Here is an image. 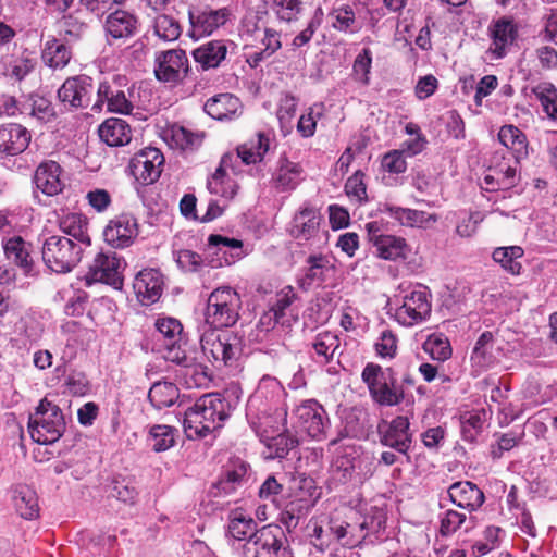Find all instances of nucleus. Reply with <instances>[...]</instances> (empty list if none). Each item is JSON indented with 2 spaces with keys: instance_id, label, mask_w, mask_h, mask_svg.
Wrapping results in <instances>:
<instances>
[{
  "instance_id": "nucleus-1",
  "label": "nucleus",
  "mask_w": 557,
  "mask_h": 557,
  "mask_svg": "<svg viewBox=\"0 0 557 557\" xmlns=\"http://www.w3.org/2000/svg\"><path fill=\"white\" fill-rule=\"evenodd\" d=\"M227 403L219 394L201 396L184 414V431L188 438H202L220 429L228 417Z\"/></svg>"
},
{
  "instance_id": "nucleus-2",
  "label": "nucleus",
  "mask_w": 557,
  "mask_h": 557,
  "mask_svg": "<svg viewBox=\"0 0 557 557\" xmlns=\"http://www.w3.org/2000/svg\"><path fill=\"white\" fill-rule=\"evenodd\" d=\"M284 394V387L275 377L265 375L260 380L255 394L247 403V417L257 433L270 436L271 414L276 411Z\"/></svg>"
},
{
  "instance_id": "nucleus-3",
  "label": "nucleus",
  "mask_w": 557,
  "mask_h": 557,
  "mask_svg": "<svg viewBox=\"0 0 557 557\" xmlns=\"http://www.w3.org/2000/svg\"><path fill=\"white\" fill-rule=\"evenodd\" d=\"M66 428L62 410L55 404L44 398L35 411L29 414L28 432L34 442L41 445L55 443Z\"/></svg>"
},
{
  "instance_id": "nucleus-4",
  "label": "nucleus",
  "mask_w": 557,
  "mask_h": 557,
  "mask_svg": "<svg viewBox=\"0 0 557 557\" xmlns=\"http://www.w3.org/2000/svg\"><path fill=\"white\" fill-rule=\"evenodd\" d=\"M85 248L70 237L45 235L41 247L42 261L53 272L67 273L82 259Z\"/></svg>"
},
{
  "instance_id": "nucleus-5",
  "label": "nucleus",
  "mask_w": 557,
  "mask_h": 557,
  "mask_svg": "<svg viewBox=\"0 0 557 557\" xmlns=\"http://www.w3.org/2000/svg\"><path fill=\"white\" fill-rule=\"evenodd\" d=\"M240 557H290L287 536L281 525L260 528L243 545Z\"/></svg>"
},
{
  "instance_id": "nucleus-6",
  "label": "nucleus",
  "mask_w": 557,
  "mask_h": 557,
  "mask_svg": "<svg viewBox=\"0 0 557 557\" xmlns=\"http://www.w3.org/2000/svg\"><path fill=\"white\" fill-rule=\"evenodd\" d=\"M361 379L372 399L380 406H396L403 401L404 392L397 385L393 369H383L370 362L363 368Z\"/></svg>"
},
{
  "instance_id": "nucleus-7",
  "label": "nucleus",
  "mask_w": 557,
  "mask_h": 557,
  "mask_svg": "<svg viewBox=\"0 0 557 557\" xmlns=\"http://www.w3.org/2000/svg\"><path fill=\"white\" fill-rule=\"evenodd\" d=\"M242 299L232 287H219L209 298L206 310V323L213 329L233 326L239 319Z\"/></svg>"
},
{
  "instance_id": "nucleus-8",
  "label": "nucleus",
  "mask_w": 557,
  "mask_h": 557,
  "mask_svg": "<svg viewBox=\"0 0 557 557\" xmlns=\"http://www.w3.org/2000/svg\"><path fill=\"white\" fill-rule=\"evenodd\" d=\"M203 355L216 367L227 366L239 352V339L231 333H221L211 327L200 337Z\"/></svg>"
},
{
  "instance_id": "nucleus-9",
  "label": "nucleus",
  "mask_w": 557,
  "mask_h": 557,
  "mask_svg": "<svg viewBox=\"0 0 557 557\" xmlns=\"http://www.w3.org/2000/svg\"><path fill=\"white\" fill-rule=\"evenodd\" d=\"M154 339L157 350L170 362L185 361V351L182 349L183 326L177 319L159 318L156 321Z\"/></svg>"
},
{
  "instance_id": "nucleus-10",
  "label": "nucleus",
  "mask_w": 557,
  "mask_h": 557,
  "mask_svg": "<svg viewBox=\"0 0 557 557\" xmlns=\"http://www.w3.org/2000/svg\"><path fill=\"white\" fill-rule=\"evenodd\" d=\"M126 262L116 252L108 250L96 255L86 274L87 283H104L115 289L123 287Z\"/></svg>"
},
{
  "instance_id": "nucleus-11",
  "label": "nucleus",
  "mask_w": 557,
  "mask_h": 557,
  "mask_svg": "<svg viewBox=\"0 0 557 557\" xmlns=\"http://www.w3.org/2000/svg\"><path fill=\"white\" fill-rule=\"evenodd\" d=\"M189 64L183 49L159 51L154 57V75L159 82L178 84L187 77Z\"/></svg>"
},
{
  "instance_id": "nucleus-12",
  "label": "nucleus",
  "mask_w": 557,
  "mask_h": 557,
  "mask_svg": "<svg viewBox=\"0 0 557 557\" xmlns=\"http://www.w3.org/2000/svg\"><path fill=\"white\" fill-rule=\"evenodd\" d=\"M366 230L368 240L374 249L373 253L377 258L391 261L406 258L408 246L405 238L385 234L377 222L367 223Z\"/></svg>"
},
{
  "instance_id": "nucleus-13",
  "label": "nucleus",
  "mask_w": 557,
  "mask_h": 557,
  "mask_svg": "<svg viewBox=\"0 0 557 557\" xmlns=\"http://www.w3.org/2000/svg\"><path fill=\"white\" fill-rule=\"evenodd\" d=\"M298 426L314 440H323L330 426V419L315 399H306L295 409Z\"/></svg>"
},
{
  "instance_id": "nucleus-14",
  "label": "nucleus",
  "mask_w": 557,
  "mask_h": 557,
  "mask_svg": "<svg viewBox=\"0 0 557 557\" xmlns=\"http://www.w3.org/2000/svg\"><path fill=\"white\" fill-rule=\"evenodd\" d=\"M431 313V302L425 289H412L401 297L395 310V320L404 326L416 325Z\"/></svg>"
},
{
  "instance_id": "nucleus-15",
  "label": "nucleus",
  "mask_w": 557,
  "mask_h": 557,
  "mask_svg": "<svg viewBox=\"0 0 557 557\" xmlns=\"http://www.w3.org/2000/svg\"><path fill=\"white\" fill-rule=\"evenodd\" d=\"M207 264L211 268L231 265L242 259L243 243L235 238L212 234L205 248Z\"/></svg>"
},
{
  "instance_id": "nucleus-16",
  "label": "nucleus",
  "mask_w": 557,
  "mask_h": 557,
  "mask_svg": "<svg viewBox=\"0 0 557 557\" xmlns=\"http://www.w3.org/2000/svg\"><path fill=\"white\" fill-rule=\"evenodd\" d=\"M491 45L488 52L493 59L499 60L507 55L519 36V27L511 16H500L493 20L488 26Z\"/></svg>"
},
{
  "instance_id": "nucleus-17",
  "label": "nucleus",
  "mask_w": 557,
  "mask_h": 557,
  "mask_svg": "<svg viewBox=\"0 0 557 557\" xmlns=\"http://www.w3.org/2000/svg\"><path fill=\"white\" fill-rule=\"evenodd\" d=\"M92 78L87 75L69 77L58 89V99L67 110L87 108L94 92Z\"/></svg>"
},
{
  "instance_id": "nucleus-18",
  "label": "nucleus",
  "mask_w": 557,
  "mask_h": 557,
  "mask_svg": "<svg viewBox=\"0 0 557 557\" xmlns=\"http://www.w3.org/2000/svg\"><path fill=\"white\" fill-rule=\"evenodd\" d=\"M164 157L157 148L147 147L129 161V173L141 185L154 183L161 175Z\"/></svg>"
},
{
  "instance_id": "nucleus-19",
  "label": "nucleus",
  "mask_w": 557,
  "mask_h": 557,
  "mask_svg": "<svg viewBox=\"0 0 557 557\" xmlns=\"http://www.w3.org/2000/svg\"><path fill=\"white\" fill-rule=\"evenodd\" d=\"M230 17V11L226 8L212 10H193L188 11L189 30L188 36L198 40L205 36L211 35L219 27L223 26Z\"/></svg>"
},
{
  "instance_id": "nucleus-20",
  "label": "nucleus",
  "mask_w": 557,
  "mask_h": 557,
  "mask_svg": "<svg viewBox=\"0 0 557 557\" xmlns=\"http://www.w3.org/2000/svg\"><path fill=\"white\" fill-rule=\"evenodd\" d=\"M138 233L137 219L131 213H121L109 221L103 237L113 248H126L134 243Z\"/></svg>"
},
{
  "instance_id": "nucleus-21",
  "label": "nucleus",
  "mask_w": 557,
  "mask_h": 557,
  "mask_svg": "<svg viewBox=\"0 0 557 557\" xmlns=\"http://www.w3.org/2000/svg\"><path fill=\"white\" fill-rule=\"evenodd\" d=\"M349 512L346 519L332 518L329 522V531L333 541L343 546L355 547L367 537V532L362 531V525L357 519L358 512L352 510Z\"/></svg>"
},
{
  "instance_id": "nucleus-22",
  "label": "nucleus",
  "mask_w": 557,
  "mask_h": 557,
  "mask_svg": "<svg viewBox=\"0 0 557 557\" xmlns=\"http://www.w3.org/2000/svg\"><path fill=\"white\" fill-rule=\"evenodd\" d=\"M30 133L21 124L0 125V156L14 157L22 153L29 145Z\"/></svg>"
},
{
  "instance_id": "nucleus-23",
  "label": "nucleus",
  "mask_w": 557,
  "mask_h": 557,
  "mask_svg": "<svg viewBox=\"0 0 557 557\" xmlns=\"http://www.w3.org/2000/svg\"><path fill=\"white\" fill-rule=\"evenodd\" d=\"M163 287L162 275L158 270L145 269L134 280L133 288L137 299L145 306L156 302Z\"/></svg>"
},
{
  "instance_id": "nucleus-24",
  "label": "nucleus",
  "mask_w": 557,
  "mask_h": 557,
  "mask_svg": "<svg viewBox=\"0 0 557 557\" xmlns=\"http://www.w3.org/2000/svg\"><path fill=\"white\" fill-rule=\"evenodd\" d=\"M447 493L453 504L469 512L476 511L485 502L483 491L470 481L453 483Z\"/></svg>"
},
{
  "instance_id": "nucleus-25",
  "label": "nucleus",
  "mask_w": 557,
  "mask_h": 557,
  "mask_svg": "<svg viewBox=\"0 0 557 557\" xmlns=\"http://www.w3.org/2000/svg\"><path fill=\"white\" fill-rule=\"evenodd\" d=\"M382 212L406 227L429 228L438 221L435 213L391 205H384Z\"/></svg>"
},
{
  "instance_id": "nucleus-26",
  "label": "nucleus",
  "mask_w": 557,
  "mask_h": 557,
  "mask_svg": "<svg viewBox=\"0 0 557 557\" xmlns=\"http://www.w3.org/2000/svg\"><path fill=\"white\" fill-rule=\"evenodd\" d=\"M137 24L138 20L132 12L116 8L108 13L104 30L113 39H126L136 34Z\"/></svg>"
},
{
  "instance_id": "nucleus-27",
  "label": "nucleus",
  "mask_w": 557,
  "mask_h": 557,
  "mask_svg": "<svg viewBox=\"0 0 557 557\" xmlns=\"http://www.w3.org/2000/svg\"><path fill=\"white\" fill-rule=\"evenodd\" d=\"M321 214L312 207H304L293 219L290 233L299 240H314L320 233Z\"/></svg>"
},
{
  "instance_id": "nucleus-28",
  "label": "nucleus",
  "mask_w": 557,
  "mask_h": 557,
  "mask_svg": "<svg viewBox=\"0 0 557 557\" xmlns=\"http://www.w3.org/2000/svg\"><path fill=\"white\" fill-rule=\"evenodd\" d=\"M409 425L407 417H396L387 424L386 430L382 432L381 443L396 449L398 453L406 454L412 442Z\"/></svg>"
},
{
  "instance_id": "nucleus-29",
  "label": "nucleus",
  "mask_w": 557,
  "mask_h": 557,
  "mask_svg": "<svg viewBox=\"0 0 557 557\" xmlns=\"http://www.w3.org/2000/svg\"><path fill=\"white\" fill-rule=\"evenodd\" d=\"M334 270L330 257L318 253L310 255L307 259L305 275L299 278V286L304 290H309L313 285L321 286Z\"/></svg>"
},
{
  "instance_id": "nucleus-30",
  "label": "nucleus",
  "mask_w": 557,
  "mask_h": 557,
  "mask_svg": "<svg viewBox=\"0 0 557 557\" xmlns=\"http://www.w3.org/2000/svg\"><path fill=\"white\" fill-rule=\"evenodd\" d=\"M205 111L219 121H231L242 114L243 107L239 98L232 94H220L208 99Z\"/></svg>"
},
{
  "instance_id": "nucleus-31",
  "label": "nucleus",
  "mask_w": 557,
  "mask_h": 557,
  "mask_svg": "<svg viewBox=\"0 0 557 557\" xmlns=\"http://www.w3.org/2000/svg\"><path fill=\"white\" fill-rule=\"evenodd\" d=\"M61 166L55 161L42 162L36 170L34 181L37 189L47 196H55L63 189Z\"/></svg>"
},
{
  "instance_id": "nucleus-32",
  "label": "nucleus",
  "mask_w": 557,
  "mask_h": 557,
  "mask_svg": "<svg viewBox=\"0 0 557 557\" xmlns=\"http://www.w3.org/2000/svg\"><path fill=\"white\" fill-rule=\"evenodd\" d=\"M227 54V46L224 40H210L200 45L193 51V58L202 71L216 69Z\"/></svg>"
},
{
  "instance_id": "nucleus-33",
  "label": "nucleus",
  "mask_w": 557,
  "mask_h": 557,
  "mask_svg": "<svg viewBox=\"0 0 557 557\" xmlns=\"http://www.w3.org/2000/svg\"><path fill=\"white\" fill-rule=\"evenodd\" d=\"M60 231L74 239L76 243L82 244V247L87 248L91 245V238L88 233V221L79 213H67L58 220Z\"/></svg>"
},
{
  "instance_id": "nucleus-34",
  "label": "nucleus",
  "mask_w": 557,
  "mask_h": 557,
  "mask_svg": "<svg viewBox=\"0 0 557 557\" xmlns=\"http://www.w3.org/2000/svg\"><path fill=\"white\" fill-rule=\"evenodd\" d=\"M100 139L111 147L127 145L132 139V131L126 121L117 117L107 119L98 129Z\"/></svg>"
},
{
  "instance_id": "nucleus-35",
  "label": "nucleus",
  "mask_w": 557,
  "mask_h": 557,
  "mask_svg": "<svg viewBox=\"0 0 557 557\" xmlns=\"http://www.w3.org/2000/svg\"><path fill=\"white\" fill-rule=\"evenodd\" d=\"M503 162L492 165L490 173L485 175L484 181L487 185H495L497 189H509L516 185L518 160L503 157Z\"/></svg>"
},
{
  "instance_id": "nucleus-36",
  "label": "nucleus",
  "mask_w": 557,
  "mask_h": 557,
  "mask_svg": "<svg viewBox=\"0 0 557 557\" xmlns=\"http://www.w3.org/2000/svg\"><path fill=\"white\" fill-rule=\"evenodd\" d=\"M232 157L225 154L221 159L220 166L208 178L207 188L212 195H218L226 199H231L236 194L233 182L227 177L225 169L231 166Z\"/></svg>"
},
{
  "instance_id": "nucleus-37",
  "label": "nucleus",
  "mask_w": 557,
  "mask_h": 557,
  "mask_svg": "<svg viewBox=\"0 0 557 557\" xmlns=\"http://www.w3.org/2000/svg\"><path fill=\"white\" fill-rule=\"evenodd\" d=\"M270 136L264 133H258L256 137L237 147V157L247 165L256 164L262 161L265 153L270 150Z\"/></svg>"
},
{
  "instance_id": "nucleus-38",
  "label": "nucleus",
  "mask_w": 557,
  "mask_h": 557,
  "mask_svg": "<svg viewBox=\"0 0 557 557\" xmlns=\"http://www.w3.org/2000/svg\"><path fill=\"white\" fill-rule=\"evenodd\" d=\"M475 525V518L467 516L455 509H447L440 516V534L448 537L463 530L466 533L470 532Z\"/></svg>"
},
{
  "instance_id": "nucleus-39",
  "label": "nucleus",
  "mask_w": 557,
  "mask_h": 557,
  "mask_svg": "<svg viewBox=\"0 0 557 557\" xmlns=\"http://www.w3.org/2000/svg\"><path fill=\"white\" fill-rule=\"evenodd\" d=\"M163 139L172 148L180 150L195 149L200 146L202 136L184 126L173 124L163 131Z\"/></svg>"
},
{
  "instance_id": "nucleus-40",
  "label": "nucleus",
  "mask_w": 557,
  "mask_h": 557,
  "mask_svg": "<svg viewBox=\"0 0 557 557\" xmlns=\"http://www.w3.org/2000/svg\"><path fill=\"white\" fill-rule=\"evenodd\" d=\"M13 502L17 513L33 520L39 515L38 498L36 492L28 485H17L13 491Z\"/></svg>"
},
{
  "instance_id": "nucleus-41",
  "label": "nucleus",
  "mask_w": 557,
  "mask_h": 557,
  "mask_svg": "<svg viewBox=\"0 0 557 557\" xmlns=\"http://www.w3.org/2000/svg\"><path fill=\"white\" fill-rule=\"evenodd\" d=\"M498 139L502 145L511 151V158L518 160L528 154L527 137L517 126H502L498 132Z\"/></svg>"
},
{
  "instance_id": "nucleus-42",
  "label": "nucleus",
  "mask_w": 557,
  "mask_h": 557,
  "mask_svg": "<svg viewBox=\"0 0 557 557\" xmlns=\"http://www.w3.org/2000/svg\"><path fill=\"white\" fill-rule=\"evenodd\" d=\"M72 58V51L67 45L57 38L48 39L42 50V60L51 69L65 67Z\"/></svg>"
},
{
  "instance_id": "nucleus-43",
  "label": "nucleus",
  "mask_w": 557,
  "mask_h": 557,
  "mask_svg": "<svg viewBox=\"0 0 557 557\" xmlns=\"http://www.w3.org/2000/svg\"><path fill=\"white\" fill-rule=\"evenodd\" d=\"M258 530L256 521L249 515L240 510H235L230 515L227 533L234 540L246 542Z\"/></svg>"
},
{
  "instance_id": "nucleus-44",
  "label": "nucleus",
  "mask_w": 557,
  "mask_h": 557,
  "mask_svg": "<svg viewBox=\"0 0 557 557\" xmlns=\"http://www.w3.org/2000/svg\"><path fill=\"white\" fill-rule=\"evenodd\" d=\"M4 253L9 260L22 268L25 273L30 272L33 259L29 253V244L22 237H12L4 244Z\"/></svg>"
},
{
  "instance_id": "nucleus-45",
  "label": "nucleus",
  "mask_w": 557,
  "mask_h": 557,
  "mask_svg": "<svg viewBox=\"0 0 557 557\" xmlns=\"http://www.w3.org/2000/svg\"><path fill=\"white\" fill-rule=\"evenodd\" d=\"M302 172L299 163L281 159L274 181L282 190L294 189L302 180Z\"/></svg>"
},
{
  "instance_id": "nucleus-46",
  "label": "nucleus",
  "mask_w": 557,
  "mask_h": 557,
  "mask_svg": "<svg viewBox=\"0 0 557 557\" xmlns=\"http://www.w3.org/2000/svg\"><path fill=\"white\" fill-rule=\"evenodd\" d=\"M339 345V337L332 332L324 331L317 334L312 343L317 361L320 363H329L334 358Z\"/></svg>"
},
{
  "instance_id": "nucleus-47",
  "label": "nucleus",
  "mask_w": 557,
  "mask_h": 557,
  "mask_svg": "<svg viewBox=\"0 0 557 557\" xmlns=\"http://www.w3.org/2000/svg\"><path fill=\"white\" fill-rule=\"evenodd\" d=\"M180 397V391L171 382H157L148 393V399L157 409L171 407Z\"/></svg>"
},
{
  "instance_id": "nucleus-48",
  "label": "nucleus",
  "mask_w": 557,
  "mask_h": 557,
  "mask_svg": "<svg viewBox=\"0 0 557 557\" xmlns=\"http://www.w3.org/2000/svg\"><path fill=\"white\" fill-rule=\"evenodd\" d=\"M177 430L165 424H154L149 428L147 441L157 451H165L172 448L176 442Z\"/></svg>"
},
{
  "instance_id": "nucleus-49",
  "label": "nucleus",
  "mask_w": 557,
  "mask_h": 557,
  "mask_svg": "<svg viewBox=\"0 0 557 557\" xmlns=\"http://www.w3.org/2000/svg\"><path fill=\"white\" fill-rule=\"evenodd\" d=\"M524 255L520 246L498 247L493 251V260L512 275H519L522 269L519 259Z\"/></svg>"
},
{
  "instance_id": "nucleus-50",
  "label": "nucleus",
  "mask_w": 557,
  "mask_h": 557,
  "mask_svg": "<svg viewBox=\"0 0 557 557\" xmlns=\"http://www.w3.org/2000/svg\"><path fill=\"white\" fill-rule=\"evenodd\" d=\"M36 60L30 54L23 52L12 55L4 61L3 74L10 79L21 82L35 69Z\"/></svg>"
},
{
  "instance_id": "nucleus-51",
  "label": "nucleus",
  "mask_w": 557,
  "mask_h": 557,
  "mask_svg": "<svg viewBox=\"0 0 557 557\" xmlns=\"http://www.w3.org/2000/svg\"><path fill=\"white\" fill-rule=\"evenodd\" d=\"M531 91L541 102L547 116L557 122V88L549 82H541L532 87Z\"/></svg>"
},
{
  "instance_id": "nucleus-52",
  "label": "nucleus",
  "mask_w": 557,
  "mask_h": 557,
  "mask_svg": "<svg viewBox=\"0 0 557 557\" xmlns=\"http://www.w3.org/2000/svg\"><path fill=\"white\" fill-rule=\"evenodd\" d=\"M153 33L161 40L172 42L180 38L182 27L180 22L169 14H159L153 21Z\"/></svg>"
},
{
  "instance_id": "nucleus-53",
  "label": "nucleus",
  "mask_w": 557,
  "mask_h": 557,
  "mask_svg": "<svg viewBox=\"0 0 557 557\" xmlns=\"http://www.w3.org/2000/svg\"><path fill=\"white\" fill-rule=\"evenodd\" d=\"M329 17L331 18L332 27L338 32L355 33L359 29L355 12L349 5L342 4L333 8Z\"/></svg>"
},
{
  "instance_id": "nucleus-54",
  "label": "nucleus",
  "mask_w": 557,
  "mask_h": 557,
  "mask_svg": "<svg viewBox=\"0 0 557 557\" xmlns=\"http://www.w3.org/2000/svg\"><path fill=\"white\" fill-rule=\"evenodd\" d=\"M262 2L276 14L278 20L287 23L298 20L302 10L300 0H262Z\"/></svg>"
},
{
  "instance_id": "nucleus-55",
  "label": "nucleus",
  "mask_w": 557,
  "mask_h": 557,
  "mask_svg": "<svg viewBox=\"0 0 557 557\" xmlns=\"http://www.w3.org/2000/svg\"><path fill=\"white\" fill-rule=\"evenodd\" d=\"M357 519L368 536L370 533H379L385 528L386 511L383 507L371 506L364 510L363 515L358 513Z\"/></svg>"
},
{
  "instance_id": "nucleus-56",
  "label": "nucleus",
  "mask_w": 557,
  "mask_h": 557,
  "mask_svg": "<svg viewBox=\"0 0 557 557\" xmlns=\"http://www.w3.org/2000/svg\"><path fill=\"white\" fill-rule=\"evenodd\" d=\"M182 366L181 375L185 379L188 388L200 387L208 381V375L201 364L185 355V361L176 362Z\"/></svg>"
},
{
  "instance_id": "nucleus-57",
  "label": "nucleus",
  "mask_w": 557,
  "mask_h": 557,
  "mask_svg": "<svg viewBox=\"0 0 557 557\" xmlns=\"http://www.w3.org/2000/svg\"><path fill=\"white\" fill-rule=\"evenodd\" d=\"M423 350L430 355L433 360L444 362L451 357V347L447 337L444 335H430L423 344Z\"/></svg>"
},
{
  "instance_id": "nucleus-58",
  "label": "nucleus",
  "mask_w": 557,
  "mask_h": 557,
  "mask_svg": "<svg viewBox=\"0 0 557 557\" xmlns=\"http://www.w3.org/2000/svg\"><path fill=\"white\" fill-rule=\"evenodd\" d=\"M24 110L38 121L47 123L54 116L52 103L45 97L33 95L24 104Z\"/></svg>"
},
{
  "instance_id": "nucleus-59",
  "label": "nucleus",
  "mask_w": 557,
  "mask_h": 557,
  "mask_svg": "<svg viewBox=\"0 0 557 557\" xmlns=\"http://www.w3.org/2000/svg\"><path fill=\"white\" fill-rule=\"evenodd\" d=\"M484 414L480 412H466L460 416L461 436L463 441L472 443L482 432Z\"/></svg>"
},
{
  "instance_id": "nucleus-60",
  "label": "nucleus",
  "mask_w": 557,
  "mask_h": 557,
  "mask_svg": "<svg viewBox=\"0 0 557 557\" xmlns=\"http://www.w3.org/2000/svg\"><path fill=\"white\" fill-rule=\"evenodd\" d=\"M493 344H494L493 333L490 331L483 332L475 343V346H474L472 355H471V359L480 366H484V364L491 362L492 358H493V355H492Z\"/></svg>"
},
{
  "instance_id": "nucleus-61",
  "label": "nucleus",
  "mask_w": 557,
  "mask_h": 557,
  "mask_svg": "<svg viewBox=\"0 0 557 557\" xmlns=\"http://www.w3.org/2000/svg\"><path fill=\"white\" fill-rule=\"evenodd\" d=\"M174 257L178 268L188 273L198 272L207 263L206 256L202 257L189 249L177 250L174 252Z\"/></svg>"
},
{
  "instance_id": "nucleus-62",
  "label": "nucleus",
  "mask_w": 557,
  "mask_h": 557,
  "mask_svg": "<svg viewBox=\"0 0 557 557\" xmlns=\"http://www.w3.org/2000/svg\"><path fill=\"white\" fill-rule=\"evenodd\" d=\"M138 492L132 480L123 478L114 480L111 496L125 504L133 505L136 502Z\"/></svg>"
},
{
  "instance_id": "nucleus-63",
  "label": "nucleus",
  "mask_w": 557,
  "mask_h": 557,
  "mask_svg": "<svg viewBox=\"0 0 557 557\" xmlns=\"http://www.w3.org/2000/svg\"><path fill=\"white\" fill-rule=\"evenodd\" d=\"M375 351L381 358H393L397 350V338L389 330H384L374 344Z\"/></svg>"
},
{
  "instance_id": "nucleus-64",
  "label": "nucleus",
  "mask_w": 557,
  "mask_h": 557,
  "mask_svg": "<svg viewBox=\"0 0 557 557\" xmlns=\"http://www.w3.org/2000/svg\"><path fill=\"white\" fill-rule=\"evenodd\" d=\"M543 28L539 33V37L544 42L557 44V9H550L542 17Z\"/></svg>"
}]
</instances>
